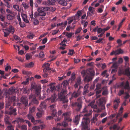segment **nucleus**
Wrapping results in <instances>:
<instances>
[{
    "label": "nucleus",
    "mask_w": 130,
    "mask_h": 130,
    "mask_svg": "<svg viewBox=\"0 0 130 130\" xmlns=\"http://www.w3.org/2000/svg\"><path fill=\"white\" fill-rule=\"evenodd\" d=\"M69 81H64L61 85H58L56 86V90L59 92L61 90L60 92L58 93V98L60 101H63V103H67L68 100L66 98V95L67 93L66 89V86L69 84Z\"/></svg>",
    "instance_id": "nucleus-1"
},
{
    "label": "nucleus",
    "mask_w": 130,
    "mask_h": 130,
    "mask_svg": "<svg viewBox=\"0 0 130 130\" xmlns=\"http://www.w3.org/2000/svg\"><path fill=\"white\" fill-rule=\"evenodd\" d=\"M90 120L89 118H83L81 124L82 130H90Z\"/></svg>",
    "instance_id": "nucleus-2"
},
{
    "label": "nucleus",
    "mask_w": 130,
    "mask_h": 130,
    "mask_svg": "<svg viewBox=\"0 0 130 130\" xmlns=\"http://www.w3.org/2000/svg\"><path fill=\"white\" fill-rule=\"evenodd\" d=\"M87 73L88 74L84 78L85 82H88L91 81L94 75V71L92 68L88 69L87 70Z\"/></svg>",
    "instance_id": "nucleus-3"
},
{
    "label": "nucleus",
    "mask_w": 130,
    "mask_h": 130,
    "mask_svg": "<svg viewBox=\"0 0 130 130\" xmlns=\"http://www.w3.org/2000/svg\"><path fill=\"white\" fill-rule=\"evenodd\" d=\"M122 74L126 75L130 79V68L127 67L124 70L122 69H120L118 71V75L120 76Z\"/></svg>",
    "instance_id": "nucleus-4"
},
{
    "label": "nucleus",
    "mask_w": 130,
    "mask_h": 130,
    "mask_svg": "<svg viewBox=\"0 0 130 130\" xmlns=\"http://www.w3.org/2000/svg\"><path fill=\"white\" fill-rule=\"evenodd\" d=\"M68 113H63L62 116V117L63 116H64V120L63 122L62 123L61 125V124L59 123L58 124H59V125L61 126H63L64 127H66L68 125V124L67 123V122H71L72 121V119H70L69 117L66 118V117L67 116Z\"/></svg>",
    "instance_id": "nucleus-5"
},
{
    "label": "nucleus",
    "mask_w": 130,
    "mask_h": 130,
    "mask_svg": "<svg viewBox=\"0 0 130 130\" xmlns=\"http://www.w3.org/2000/svg\"><path fill=\"white\" fill-rule=\"evenodd\" d=\"M31 89L35 90V92L36 94L38 96H40L41 92V86L32 84L31 85Z\"/></svg>",
    "instance_id": "nucleus-6"
},
{
    "label": "nucleus",
    "mask_w": 130,
    "mask_h": 130,
    "mask_svg": "<svg viewBox=\"0 0 130 130\" xmlns=\"http://www.w3.org/2000/svg\"><path fill=\"white\" fill-rule=\"evenodd\" d=\"M47 101V100L46 99L41 102L39 105L40 109H39V111H41V110L43 111L46 109L47 106L46 103Z\"/></svg>",
    "instance_id": "nucleus-7"
},
{
    "label": "nucleus",
    "mask_w": 130,
    "mask_h": 130,
    "mask_svg": "<svg viewBox=\"0 0 130 130\" xmlns=\"http://www.w3.org/2000/svg\"><path fill=\"white\" fill-rule=\"evenodd\" d=\"M20 101L24 105L25 107H28L30 105V103L28 105V100L25 97H22Z\"/></svg>",
    "instance_id": "nucleus-8"
},
{
    "label": "nucleus",
    "mask_w": 130,
    "mask_h": 130,
    "mask_svg": "<svg viewBox=\"0 0 130 130\" xmlns=\"http://www.w3.org/2000/svg\"><path fill=\"white\" fill-rule=\"evenodd\" d=\"M56 107V106L54 104L51 105L49 106V107L52 112V115L53 117H55V116H57L56 115L57 113L56 110V109H55Z\"/></svg>",
    "instance_id": "nucleus-9"
},
{
    "label": "nucleus",
    "mask_w": 130,
    "mask_h": 130,
    "mask_svg": "<svg viewBox=\"0 0 130 130\" xmlns=\"http://www.w3.org/2000/svg\"><path fill=\"white\" fill-rule=\"evenodd\" d=\"M29 98L30 99H32V102L34 104L38 105L39 104L38 101L36 99L35 96L32 94H31L29 96Z\"/></svg>",
    "instance_id": "nucleus-10"
},
{
    "label": "nucleus",
    "mask_w": 130,
    "mask_h": 130,
    "mask_svg": "<svg viewBox=\"0 0 130 130\" xmlns=\"http://www.w3.org/2000/svg\"><path fill=\"white\" fill-rule=\"evenodd\" d=\"M9 111L8 112V114L10 115H12L15 116L17 115L16 111L17 109L15 108L13 109L11 106L9 109Z\"/></svg>",
    "instance_id": "nucleus-11"
},
{
    "label": "nucleus",
    "mask_w": 130,
    "mask_h": 130,
    "mask_svg": "<svg viewBox=\"0 0 130 130\" xmlns=\"http://www.w3.org/2000/svg\"><path fill=\"white\" fill-rule=\"evenodd\" d=\"M72 105L73 106H77V108L76 109V110L77 111H79L82 107V102H76L73 103Z\"/></svg>",
    "instance_id": "nucleus-12"
},
{
    "label": "nucleus",
    "mask_w": 130,
    "mask_h": 130,
    "mask_svg": "<svg viewBox=\"0 0 130 130\" xmlns=\"http://www.w3.org/2000/svg\"><path fill=\"white\" fill-rule=\"evenodd\" d=\"M37 10L39 12V16H44L46 14V13L43 10V8H39Z\"/></svg>",
    "instance_id": "nucleus-13"
},
{
    "label": "nucleus",
    "mask_w": 130,
    "mask_h": 130,
    "mask_svg": "<svg viewBox=\"0 0 130 130\" xmlns=\"http://www.w3.org/2000/svg\"><path fill=\"white\" fill-rule=\"evenodd\" d=\"M106 102L105 97H102L98 100V104L99 106H101L104 104H105Z\"/></svg>",
    "instance_id": "nucleus-14"
},
{
    "label": "nucleus",
    "mask_w": 130,
    "mask_h": 130,
    "mask_svg": "<svg viewBox=\"0 0 130 130\" xmlns=\"http://www.w3.org/2000/svg\"><path fill=\"white\" fill-rule=\"evenodd\" d=\"M16 14L13 13L12 14H7L6 16L7 19L9 21L12 20L15 17Z\"/></svg>",
    "instance_id": "nucleus-15"
},
{
    "label": "nucleus",
    "mask_w": 130,
    "mask_h": 130,
    "mask_svg": "<svg viewBox=\"0 0 130 130\" xmlns=\"http://www.w3.org/2000/svg\"><path fill=\"white\" fill-rule=\"evenodd\" d=\"M57 97V95L55 94H53L51 97L47 98L46 100L47 101L50 100L52 103L56 101V99Z\"/></svg>",
    "instance_id": "nucleus-16"
},
{
    "label": "nucleus",
    "mask_w": 130,
    "mask_h": 130,
    "mask_svg": "<svg viewBox=\"0 0 130 130\" xmlns=\"http://www.w3.org/2000/svg\"><path fill=\"white\" fill-rule=\"evenodd\" d=\"M89 87V85L88 84H87L84 86V92H83V95H85L86 93L89 92L88 89Z\"/></svg>",
    "instance_id": "nucleus-17"
},
{
    "label": "nucleus",
    "mask_w": 130,
    "mask_h": 130,
    "mask_svg": "<svg viewBox=\"0 0 130 130\" xmlns=\"http://www.w3.org/2000/svg\"><path fill=\"white\" fill-rule=\"evenodd\" d=\"M80 94V92L78 91L74 92L72 94V96L74 98H76L79 97Z\"/></svg>",
    "instance_id": "nucleus-18"
},
{
    "label": "nucleus",
    "mask_w": 130,
    "mask_h": 130,
    "mask_svg": "<svg viewBox=\"0 0 130 130\" xmlns=\"http://www.w3.org/2000/svg\"><path fill=\"white\" fill-rule=\"evenodd\" d=\"M57 1L59 4L63 6H66L67 5V2L65 0H57Z\"/></svg>",
    "instance_id": "nucleus-19"
},
{
    "label": "nucleus",
    "mask_w": 130,
    "mask_h": 130,
    "mask_svg": "<svg viewBox=\"0 0 130 130\" xmlns=\"http://www.w3.org/2000/svg\"><path fill=\"white\" fill-rule=\"evenodd\" d=\"M67 22L66 21L61 23L58 24L57 25V27H58L59 26H60L62 28H63L64 27H65L67 25Z\"/></svg>",
    "instance_id": "nucleus-20"
},
{
    "label": "nucleus",
    "mask_w": 130,
    "mask_h": 130,
    "mask_svg": "<svg viewBox=\"0 0 130 130\" xmlns=\"http://www.w3.org/2000/svg\"><path fill=\"white\" fill-rule=\"evenodd\" d=\"M107 87L106 86H104L102 89V90H103L102 94L103 95H106L108 94V91L107 89Z\"/></svg>",
    "instance_id": "nucleus-21"
},
{
    "label": "nucleus",
    "mask_w": 130,
    "mask_h": 130,
    "mask_svg": "<svg viewBox=\"0 0 130 130\" xmlns=\"http://www.w3.org/2000/svg\"><path fill=\"white\" fill-rule=\"evenodd\" d=\"M7 30L9 33H11L12 34H13L14 31V27L11 25L9 26Z\"/></svg>",
    "instance_id": "nucleus-22"
},
{
    "label": "nucleus",
    "mask_w": 130,
    "mask_h": 130,
    "mask_svg": "<svg viewBox=\"0 0 130 130\" xmlns=\"http://www.w3.org/2000/svg\"><path fill=\"white\" fill-rule=\"evenodd\" d=\"M34 36L35 35L32 32H29L27 37L29 39H32L34 38Z\"/></svg>",
    "instance_id": "nucleus-23"
},
{
    "label": "nucleus",
    "mask_w": 130,
    "mask_h": 130,
    "mask_svg": "<svg viewBox=\"0 0 130 130\" xmlns=\"http://www.w3.org/2000/svg\"><path fill=\"white\" fill-rule=\"evenodd\" d=\"M120 128V127L118 126L117 124H114L113 127H110V129H111L112 128L114 130L116 129V130H119Z\"/></svg>",
    "instance_id": "nucleus-24"
},
{
    "label": "nucleus",
    "mask_w": 130,
    "mask_h": 130,
    "mask_svg": "<svg viewBox=\"0 0 130 130\" xmlns=\"http://www.w3.org/2000/svg\"><path fill=\"white\" fill-rule=\"evenodd\" d=\"M53 83H51L50 84V88L51 92L54 91L55 89L56 90V87L55 88V86L53 85Z\"/></svg>",
    "instance_id": "nucleus-25"
},
{
    "label": "nucleus",
    "mask_w": 130,
    "mask_h": 130,
    "mask_svg": "<svg viewBox=\"0 0 130 130\" xmlns=\"http://www.w3.org/2000/svg\"><path fill=\"white\" fill-rule=\"evenodd\" d=\"M8 125L7 126V127L6 128V130H14V127L11 123Z\"/></svg>",
    "instance_id": "nucleus-26"
},
{
    "label": "nucleus",
    "mask_w": 130,
    "mask_h": 130,
    "mask_svg": "<svg viewBox=\"0 0 130 130\" xmlns=\"http://www.w3.org/2000/svg\"><path fill=\"white\" fill-rule=\"evenodd\" d=\"M27 117L28 118L29 120H31V122H33L34 121V117L31 114L29 113L27 115Z\"/></svg>",
    "instance_id": "nucleus-27"
},
{
    "label": "nucleus",
    "mask_w": 130,
    "mask_h": 130,
    "mask_svg": "<svg viewBox=\"0 0 130 130\" xmlns=\"http://www.w3.org/2000/svg\"><path fill=\"white\" fill-rule=\"evenodd\" d=\"M48 4L50 5H54L55 4L56 1L55 0H47Z\"/></svg>",
    "instance_id": "nucleus-28"
},
{
    "label": "nucleus",
    "mask_w": 130,
    "mask_h": 130,
    "mask_svg": "<svg viewBox=\"0 0 130 130\" xmlns=\"http://www.w3.org/2000/svg\"><path fill=\"white\" fill-rule=\"evenodd\" d=\"M116 54L117 55H119L120 54L123 53V51L121 49L119 48L116 51Z\"/></svg>",
    "instance_id": "nucleus-29"
},
{
    "label": "nucleus",
    "mask_w": 130,
    "mask_h": 130,
    "mask_svg": "<svg viewBox=\"0 0 130 130\" xmlns=\"http://www.w3.org/2000/svg\"><path fill=\"white\" fill-rule=\"evenodd\" d=\"M32 22L35 25H38L39 22L38 20L34 17L33 18V19L32 20Z\"/></svg>",
    "instance_id": "nucleus-30"
},
{
    "label": "nucleus",
    "mask_w": 130,
    "mask_h": 130,
    "mask_svg": "<svg viewBox=\"0 0 130 130\" xmlns=\"http://www.w3.org/2000/svg\"><path fill=\"white\" fill-rule=\"evenodd\" d=\"M110 44V43H108L107 44L106 47L105 48V50L106 51H109L111 49V46Z\"/></svg>",
    "instance_id": "nucleus-31"
},
{
    "label": "nucleus",
    "mask_w": 130,
    "mask_h": 130,
    "mask_svg": "<svg viewBox=\"0 0 130 130\" xmlns=\"http://www.w3.org/2000/svg\"><path fill=\"white\" fill-rule=\"evenodd\" d=\"M4 120L5 123L6 124H10L11 123L9 121V118L8 116H6Z\"/></svg>",
    "instance_id": "nucleus-32"
},
{
    "label": "nucleus",
    "mask_w": 130,
    "mask_h": 130,
    "mask_svg": "<svg viewBox=\"0 0 130 130\" xmlns=\"http://www.w3.org/2000/svg\"><path fill=\"white\" fill-rule=\"evenodd\" d=\"M79 121V117L78 116H76L75 117V118L74 119L73 121L77 125Z\"/></svg>",
    "instance_id": "nucleus-33"
},
{
    "label": "nucleus",
    "mask_w": 130,
    "mask_h": 130,
    "mask_svg": "<svg viewBox=\"0 0 130 130\" xmlns=\"http://www.w3.org/2000/svg\"><path fill=\"white\" fill-rule=\"evenodd\" d=\"M88 111V107L85 106L84 108L83 109L82 111L81 112V113H87Z\"/></svg>",
    "instance_id": "nucleus-34"
},
{
    "label": "nucleus",
    "mask_w": 130,
    "mask_h": 130,
    "mask_svg": "<svg viewBox=\"0 0 130 130\" xmlns=\"http://www.w3.org/2000/svg\"><path fill=\"white\" fill-rule=\"evenodd\" d=\"M34 64L32 62H30L26 65V67L27 68L32 67H33Z\"/></svg>",
    "instance_id": "nucleus-35"
},
{
    "label": "nucleus",
    "mask_w": 130,
    "mask_h": 130,
    "mask_svg": "<svg viewBox=\"0 0 130 130\" xmlns=\"http://www.w3.org/2000/svg\"><path fill=\"white\" fill-rule=\"evenodd\" d=\"M35 110V107H30L29 108V113L31 114L34 112Z\"/></svg>",
    "instance_id": "nucleus-36"
},
{
    "label": "nucleus",
    "mask_w": 130,
    "mask_h": 130,
    "mask_svg": "<svg viewBox=\"0 0 130 130\" xmlns=\"http://www.w3.org/2000/svg\"><path fill=\"white\" fill-rule=\"evenodd\" d=\"M124 87L125 89H129V84L128 81H126Z\"/></svg>",
    "instance_id": "nucleus-37"
},
{
    "label": "nucleus",
    "mask_w": 130,
    "mask_h": 130,
    "mask_svg": "<svg viewBox=\"0 0 130 130\" xmlns=\"http://www.w3.org/2000/svg\"><path fill=\"white\" fill-rule=\"evenodd\" d=\"M29 78H26V80L22 82V84L24 85H27L29 83Z\"/></svg>",
    "instance_id": "nucleus-38"
},
{
    "label": "nucleus",
    "mask_w": 130,
    "mask_h": 130,
    "mask_svg": "<svg viewBox=\"0 0 130 130\" xmlns=\"http://www.w3.org/2000/svg\"><path fill=\"white\" fill-rule=\"evenodd\" d=\"M6 11L7 13H8L9 14H12L14 13V12L13 11L10 10L8 8H7L6 9Z\"/></svg>",
    "instance_id": "nucleus-39"
},
{
    "label": "nucleus",
    "mask_w": 130,
    "mask_h": 130,
    "mask_svg": "<svg viewBox=\"0 0 130 130\" xmlns=\"http://www.w3.org/2000/svg\"><path fill=\"white\" fill-rule=\"evenodd\" d=\"M11 104V103L10 102L8 101L7 103L6 104V108H9V106H10Z\"/></svg>",
    "instance_id": "nucleus-40"
},
{
    "label": "nucleus",
    "mask_w": 130,
    "mask_h": 130,
    "mask_svg": "<svg viewBox=\"0 0 130 130\" xmlns=\"http://www.w3.org/2000/svg\"><path fill=\"white\" fill-rule=\"evenodd\" d=\"M22 5L25 9H27L29 7V5L28 4H27L25 2H23Z\"/></svg>",
    "instance_id": "nucleus-41"
},
{
    "label": "nucleus",
    "mask_w": 130,
    "mask_h": 130,
    "mask_svg": "<svg viewBox=\"0 0 130 130\" xmlns=\"http://www.w3.org/2000/svg\"><path fill=\"white\" fill-rule=\"evenodd\" d=\"M22 72L23 74L25 75H28L31 74V72L27 71L24 70H23L22 71Z\"/></svg>",
    "instance_id": "nucleus-42"
},
{
    "label": "nucleus",
    "mask_w": 130,
    "mask_h": 130,
    "mask_svg": "<svg viewBox=\"0 0 130 130\" xmlns=\"http://www.w3.org/2000/svg\"><path fill=\"white\" fill-rule=\"evenodd\" d=\"M41 112H37V113L36 115L38 118H40L42 116V112H43V111L41 110Z\"/></svg>",
    "instance_id": "nucleus-43"
},
{
    "label": "nucleus",
    "mask_w": 130,
    "mask_h": 130,
    "mask_svg": "<svg viewBox=\"0 0 130 130\" xmlns=\"http://www.w3.org/2000/svg\"><path fill=\"white\" fill-rule=\"evenodd\" d=\"M87 71H86L85 70H83L81 72V74L83 76H85V77L87 75Z\"/></svg>",
    "instance_id": "nucleus-44"
},
{
    "label": "nucleus",
    "mask_w": 130,
    "mask_h": 130,
    "mask_svg": "<svg viewBox=\"0 0 130 130\" xmlns=\"http://www.w3.org/2000/svg\"><path fill=\"white\" fill-rule=\"evenodd\" d=\"M92 113V111L91 110H90L89 111V112L88 113H87L84 115V116L86 117H89L90 116Z\"/></svg>",
    "instance_id": "nucleus-45"
},
{
    "label": "nucleus",
    "mask_w": 130,
    "mask_h": 130,
    "mask_svg": "<svg viewBox=\"0 0 130 130\" xmlns=\"http://www.w3.org/2000/svg\"><path fill=\"white\" fill-rule=\"evenodd\" d=\"M88 10L89 11L91 12V13H93L94 11V8L90 6L88 8Z\"/></svg>",
    "instance_id": "nucleus-46"
},
{
    "label": "nucleus",
    "mask_w": 130,
    "mask_h": 130,
    "mask_svg": "<svg viewBox=\"0 0 130 130\" xmlns=\"http://www.w3.org/2000/svg\"><path fill=\"white\" fill-rule=\"evenodd\" d=\"M9 90L11 92V94H12L15 91L14 88L13 87H10L9 88Z\"/></svg>",
    "instance_id": "nucleus-47"
},
{
    "label": "nucleus",
    "mask_w": 130,
    "mask_h": 130,
    "mask_svg": "<svg viewBox=\"0 0 130 130\" xmlns=\"http://www.w3.org/2000/svg\"><path fill=\"white\" fill-rule=\"evenodd\" d=\"M101 84L100 83H98L96 86V88L95 89V90H99L101 89Z\"/></svg>",
    "instance_id": "nucleus-48"
},
{
    "label": "nucleus",
    "mask_w": 130,
    "mask_h": 130,
    "mask_svg": "<svg viewBox=\"0 0 130 130\" xmlns=\"http://www.w3.org/2000/svg\"><path fill=\"white\" fill-rule=\"evenodd\" d=\"M73 34V33H69L68 32H67L66 35L68 38H70L72 36Z\"/></svg>",
    "instance_id": "nucleus-49"
},
{
    "label": "nucleus",
    "mask_w": 130,
    "mask_h": 130,
    "mask_svg": "<svg viewBox=\"0 0 130 130\" xmlns=\"http://www.w3.org/2000/svg\"><path fill=\"white\" fill-rule=\"evenodd\" d=\"M21 15L23 20H24L26 19H27V15L26 14L24 13H21Z\"/></svg>",
    "instance_id": "nucleus-50"
},
{
    "label": "nucleus",
    "mask_w": 130,
    "mask_h": 130,
    "mask_svg": "<svg viewBox=\"0 0 130 130\" xmlns=\"http://www.w3.org/2000/svg\"><path fill=\"white\" fill-rule=\"evenodd\" d=\"M74 53V52L73 50H69V52L68 53V54L72 55Z\"/></svg>",
    "instance_id": "nucleus-51"
},
{
    "label": "nucleus",
    "mask_w": 130,
    "mask_h": 130,
    "mask_svg": "<svg viewBox=\"0 0 130 130\" xmlns=\"http://www.w3.org/2000/svg\"><path fill=\"white\" fill-rule=\"evenodd\" d=\"M14 38L15 40L18 41H19L21 40L19 36L16 35H14Z\"/></svg>",
    "instance_id": "nucleus-52"
},
{
    "label": "nucleus",
    "mask_w": 130,
    "mask_h": 130,
    "mask_svg": "<svg viewBox=\"0 0 130 130\" xmlns=\"http://www.w3.org/2000/svg\"><path fill=\"white\" fill-rule=\"evenodd\" d=\"M119 64L117 62H114L113 65V67L115 68H117L119 66Z\"/></svg>",
    "instance_id": "nucleus-53"
},
{
    "label": "nucleus",
    "mask_w": 130,
    "mask_h": 130,
    "mask_svg": "<svg viewBox=\"0 0 130 130\" xmlns=\"http://www.w3.org/2000/svg\"><path fill=\"white\" fill-rule=\"evenodd\" d=\"M40 58H42L44 56V53L42 51L39 54Z\"/></svg>",
    "instance_id": "nucleus-54"
},
{
    "label": "nucleus",
    "mask_w": 130,
    "mask_h": 130,
    "mask_svg": "<svg viewBox=\"0 0 130 130\" xmlns=\"http://www.w3.org/2000/svg\"><path fill=\"white\" fill-rule=\"evenodd\" d=\"M19 25L21 27H24L25 26V25L24 23L23 22H21V21L19 22Z\"/></svg>",
    "instance_id": "nucleus-55"
},
{
    "label": "nucleus",
    "mask_w": 130,
    "mask_h": 130,
    "mask_svg": "<svg viewBox=\"0 0 130 130\" xmlns=\"http://www.w3.org/2000/svg\"><path fill=\"white\" fill-rule=\"evenodd\" d=\"M82 29V28L81 27H80L78 28L76 31V32H75V34H76L77 33H79Z\"/></svg>",
    "instance_id": "nucleus-56"
},
{
    "label": "nucleus",
    "mask_w": 130,
    "mask_h": 130,
    "mask_svg": "<svg viewBox=\"0 0 130 130\" xmlns=\"http://www.w3.org/2000/svg\"><path fill=\"white\" fill-rule=\"evenodd\" d=\"M50 64L49 63H45L44 64L43 66V67H45L46 68H50Z\"/></svg>",
    "instance_id": "nucleus-57"
},
{
    "label": "nucleus",
    "mask_w": 130,
    "mask_h": 130,
    "mask_svg": "<svg viewBox=\"0 0 130 130\" xmlns=\"http://www.w3.org/2000/svg\"><path fill=\"white\" fill-rule=\"evenodd\" d=\"M13 7L18 11L19 10V7L17 5H14L13 6Z\"/></svg>",
    "instance_id": "nucleus-58"
},
{
    "label": "nucleus",
    "mask_w": 130,
    "mask_h": 130,
    "mask_svg": "<svg viewBox=\"0 0 130 130\" xmlns=\"http://www.w3.org/2000/svg\"><path fill=\"white\" fill-rule=\"evenodd\" d=\"M123 62V60L122 58H119L118 62H117L119 64H120L122 63Z\"/></svg>",
    "instance_id": "nucleus-59"
},
{
    "label": "nucleus",
    "mask_w": 130,
    "mask_h": 130,
    "mask_svg": "<svg viewBox=\"0 0 130 130\" xmlns=\"http://www.w3.org/2000/svg\"><path fill=\"white\" fill-rule=\"evenodd\" d=\"M124 93V91L123 90H120L118 93V95L119 96H120Z\"/></svg>",
    "instance_id": "nucleus-60"
},
{
    "label": "nucleus",
    "mask_w": 130,
    "mask_h": 130,
    "mask_svg": "<svg viewBox=\"0 0 130 130\" xmlns=\"http://www.w3.org/2000/svg\"><path fill=\"white\" fill-rule=\"evenodd\" d=\"M103 29L101 28H98L97 30V32L98 34L101 33L102 32H103Z\"/></svg>",
    "instance_id": "nucleus-61"
},
{
    "label": "nucleus",
    "mask_w": 130,
    "mask_h": 130,
    "mask_svg": "<svg viewBox=\"0 0 130 130\" xmlns=\"http://www.w3.org/2000/svg\"><path fill=\"white\" fill-rule=\"evenodd\" d=\"M4 103L3 102H0V110H1L4 107Z\"/></svg>",
    "instance_id": "nucleus-62"
},
{
    "label": "nucleus",
    "mask_w": 130,
    "mask_h": 130,
    "mask_svg": "<svg viewBox=\"0 0 130 130\" xmlns=\"http://www.w3.org/2000/svg\"><path fill=\"white\" fill-rule=\"evenodd\" d=\"M40 128V127L38 126H33L32 128V129L33 130H38Z\"/></svg>",
    "instance_id": "nucleus-63"
},
{
    "label": "nucleus",
    "mask_w": 130,
    "mask_h": 130,
    "mask_svg": "<svg viewBox=\"0 0 130 130\" xmlns=\"http://www.w3.org/2000/svg\"><path fill=\"white\" fill-rule=\"evenodd\" d=\"M22 130H27V128L26 126L25 125H22L21 126Z\"/></svg>",
    "instance_id": "nucleus-64"
}]
</instances>
